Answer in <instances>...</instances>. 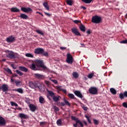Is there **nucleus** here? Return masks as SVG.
<instances>
[{
    "instance_id": "nucleus-12",
    "label": "nucleus",
    "mask_w": 127,
    "mask_h": 127,
    "mask_svg": "<svg viewBox=\"0 0 127 127\" xmlns=\"http://www.w3.org/2000/svg\"><path fill=\"white\" fill-rule=\"evenodd\" d=\"M119 98L120 99H124L125 98H127V91H125L124 93H120L119 94Z\"/></svg>"
},
{
    "instance_id": "nucleus-50",
    "label": "nucleus",
    "mask_w": 127,
    "mask_h": 127,
    "mask_svg": "<svg viewBox=\"0 0 127 127\" xmlns=\"http://www.w3.org/2000/svg\"><path fill=\"white\" fill-rule=\"evenodd\" d=\"M56 87H57V89L59 91H62V89H63L62 88V86L60 85L57 86Z\"/></svg>"
},
{
    "instance_id": "nucleus-22",
    "label": "nucleus",
    "mask_w": 127,
    "mask_h": 127,
    "mask_svg": "<svg viewBox=\"0 0 127 127\" xmlns=\"http://www.w3.org/2000/svg\"><path fill=\"white\" fill-rule=\"evenodd\" d=\"M19 69L23 72H27L28 71V68L24 66H19Z\"/></svg>"
},
{
    "instance_id": "nucleus-41",
    "label": "nucleus",
    "mask_w": 127,
    "mask_h": 127,
    "mask_svg": "<svg viewBox=\"0 0 127 127\" xmlns=\"http://www.w3.org/2000/svg\"><path fill=\"white\" fill-rule=\"evenodd\" d=\"M15 83L16 84V86H20L21 85V82H20V81L18 80V81H15Z\"/></svg>"
},
{
    "instance_id": "nucleus-35",
    "label": "nucleus",
    "mask_w": 127,
    "mask_h": 127,
    "mask_svg": "<svg viewBox=\"0 0 127 127\" xmlns=\"http://www.w3.org/2000/svg\"><path fill=\"white\" fill-rule=\"evenodd\" d=\"M16 72L20 76H21L23 75V73H22V72L19 71V70H18V69L16 70Z\"/></svg>"
},
{
    "instance_id": "nucleus-37",
    "label": "nucleus",
    "mask_w": 127,
    "mask_h": 127,
    "mask_svg": "<svg viewBox=\"0 0 127 127\" xmlns=\"http://www.w3.org/2000/svg\"><path fill=\"white\" fill-rule=\"evenodd\" d=\"M25 56L28 58H33V55L30 53H27L25 54Z\"/></svg>"
},
{
    "instance_id": "nucleus-51",
    "label": "nucleus",
    "mask_w": 127,
    "mask_h": 127,
    "mask_svg": "<svg viewBox=\"0 0 127 127\" xmlns=\"http://www.w3.org/2000/svg\"><path fill=\"white\" fill-rule=\"evenodd\" d=\"M44 13H45V14L47 16H48V17H51V14H49V13H47V12H44Z\"/></svg>"
},
{
    "instance_id": "nucleus-13",
    "label": "nucleus",
    "mask_w": 127,
    "mask_h": 127,
    "mask_svg": "<svg viewBox=\"0 0 127 127\" xmlns=\"http://www.w3.org/2000/svg\"><path fill=\"white\" fill-rule=\"evenodd\" d=\"M6 57L8 58H9L10 59H14L16 58V57H15V55L13 53V52H12V51L10 52L9 53H8Z\"/></svg>"
},
{
    "instance_id": "nucleus-25",
    "label": "nucleus",
    "mask_w": 127,
    "mask_h": 127,
    "mask_svg": "<svg viewBox=\"0 0 127 127\" xmlns=\"http://www.w3.org/2000/svg\"><path fill=\"white\" fill-rule=\"evenodd\" d=\"M39 103L41 104H44L45 103V100L44 99V98L42 96H40L39 99Z\"/></svg>"
},
{
    "instance_id": "nucleus-11",
    "label": "nucleus",
    "mask_w": 127,
    "mask_h": 127,
    "mask_svg": "<svg viewBox=\"0 0 127 127\" xmlns=\"http://www.w3.org/2000/svg\"><path fill=\"white\" fill-rule=\"evenodd\" d=\"M71 30L72 33L74 34L75 36H81L80 32L78 31L77 28H71Z\"/></svg>"
},
{
    "instance_id": "nucleus-36",
    "label": "nucleus",
    "mask_w": 127,
    "mask_h": 127,
    "mask_svg": "<svg viewBox=\"0 0 127 127\" xmlns=\"http://www.w3.org/2000/svg\"><path fill=\"white\" fill-rule=\"evenodd\" d=\"M67 5L71 6L72 5V1L71 0H66V1Z\"/></svg>"
},
{
    "instance_id": "nucleus-53",
    "label": "nucleus",
    "mask_w": 127,
    "mask_h": 127,
    "mask_svg": "<svg viewBox=\"0 0 127 127\" xmlns=\"http://www.w3.org/2000/svg\"><path fill=\"white\" fill-rule=\"evenodd\" d=\"M54 110H55V111L58 112V111H59V109L58 107H56V106H55V107H54Z\"/></svg>"
},
{
    "instance_id": "nucleus-55",
    "label": "nucleus",
    "mask_w": 127,
    "mask_h": 127,
    "mask_svg": "<svg viewBox=\"0 0 127 127\" xmlns=\"http://www.w3.org/2000/svg\"><path fill=\"white\" fill-rule=\"evenodd\" d=\"M61 91H62L64 94L66 93V91L65 89H64L62 88V89L61 90Z\"/></svg>"
},
{
    "instance_id": "nucleus-46",
    "label": "nucleus",
    "mask_w": 127,
    "mask_h": 127,
    "mask_svg": "<svg viewBox=\"0 0 127 127\" xmlns=\"http://www.w3.org/2000/svg\"><path fill=\"white\" fill-rule=\"evenodd\" d=\"M50 80L53 82V83H54L55 84H58V81L57 80L50 79Z\"/></svg>"
},
{
    "instance_id": "nucleus-3",
    "label": "nucleus",
    "mask_w": 127,
    "mask_h": 127,
    "mask_svg": "<svg viewBox=\"0 0 127 127\" xmlns=\"http://www.w3.org/2000/svg\"><path fill=\"white\" fill-rule=\"evenodd\" d=\"M35 64L38 67H41L45 70L47 69V67L43 64V61L41 60H36Z\"/></svg>"
},
{
    "instance_id": "nucleus-29",
    "label": "nucleus",
    "mask_w": 127,
    "mask_h": 127,
    "mask_svg": "<svg viewBox=\"0 0 127 127\" xmlns=\"http://www.w3.org/2000/svg\"><path fill=\"white\" fill-rule=\"evenodd\" d=\"M4 70L6 71L8 73L10 74H12V71H11V69L9 68H4Z\"/></svg>"
},
{
    "instance_id": "nucleus-9",
    "label": "nucleus",
    "mask_w": 127,
    "mask_h": 127,
    "mask_svg": "<svg viewBox=\"0 0 127 127\" xmlns=\"http://www.w3.org/2000/svg\"><path fill=\"white\" fill-rule=\"evenodd\" d=\"M6 41L8 43H12L15 41V37L13 36H10L6 38Z\"/></svg>"
},
{
    "instance_id": "nucleus-49",
    "label": "nucleus",
    "mask_w": 127,
    "mask_h": 127,
    "mask_svg": "<svg viewBox=\"0 0 127 127\" xmlns=\"http://www.w3.org/2000/svg\"><path fill=\"white\" fill-rule=\"evenodd\" d=\"M120 43L124 44H127V39L121 41Z\"/></svg>"
},
{
    "instance_id": "nucleus-42",
    "label": "nucleus",
    "mask_w": 127,
    "mask_h": 127,
    "mask_svg": "<svg viewBox=\"0 0 127 127\" xmlns=\"http://www.w3.org/2000/svg\"><path fill=\"white\" fill-rule=\"evenodd\" d=\"M81 107L82 108V109H83V110H84V111H87V110L88 109V107H86V106H85V105H82V106H81Z\"/></svg>"
},
{
    "instance_id": "nucleus-58",
    "label": "nucleus",
    "mask_w": 127,
    "mask_h": 127,
    "mask_svg": "<svg viewBox=\"0 0 127 127\" xmlns=\"http://www.w3.org/2000/svg\"><path fill=\"white\" fill-rule=\"evenodd\" d=\"M60 106L64 107L65 106V103L64 102H61L60 103Z\"/></svg>"
},
{
    "instance_id": "nucleus-21",
    "label": "nucleus",
    "mask_w": 127,
    "mask_h": 127,
    "mask_svg": "<svg viewBox=\"0 0 127 127\" xmlns=\"http://www.w3.org/2000/svg\"><path fill=\"white\" fill-rule=\"evenodd\" d=\"M52 98H53V100L54 102H55V103H57L59 101L60 98H61V96H59V95L54 96L52 97Z\"/></svg>"
},
{
    "instance_id": "nucleus-23",
    "label": "nucleus",
    "mask_w": 127,
    "mask_h": 127,
    "mask_svg": "<svg viewBox=\"0 0 127 127\" xmlns=\"http://www.w3.org/2000/svg\"><path fill=\"white\" fill-rule=\"evenodd\" d=\"M10 10H11V12H14V13H17L20 11V10H19V9L17 8V7H12L10 9Z\"/></svg>"
},
{
    "instance_id": "nucleus-61",
    "label": "nucleus",
    "mask_w": 127,
    "mask_h": 127,
    "mask_svg": "<svg viewBox=\"0 0 127 127\" xmlns=\"http://www.w3.org/2000/svg\"><path fill=\"white\" fill-rule=\"evenodd\" d=\"M44 124H45V122H41L40 123V125L41 126H42V125H43Z\"/></svg>"
},
{
    "instance_id": "nucleus-62",
    "label": "nucleus",
    "mask_w": 127,
    "mask_h": 127,
    "mask_svg": "<svg viewBox=\"0 0 127 127\" xmlns=\"http://www.w3.org/2000/svg\"><path fill=\"white\" fill-rule=\"evenodd\" d=\"M60 49H61V50H65V49H66V48H65V47H61L60 48Z\"/></svg>"
},
{
    "instance_id": "nucleus-28",
    "label": "nucleus",
    "mask_w": 127,
    "mask_h": 127,
    "mask_svg": "<svg viewBox=\"0 0 127 127\" xmlns=\"http://www.w3.org/2000/svg\"><path fill=\"white\" fill-rule=\"evenodd\" d=\"M81 1L85 4H90L93 0H81Z\"/></svg>"
},
{
    "instance_id": "nucleus-27",
    "label": "nucleus",
    "mask_w": 127,
    "mask_h": 127,
    "mask_svg": "<svg viewBox=\"0 0 127 127\" xmlns=\"http://www.w3.org/2000/svg\"><path fill=\"white\" fill-rule=\"evenodd\" d=\"M79 29L82 32H85V27L82 24L79 26Z\"/></svg>"
},
{
    "instance_id": "nucleus-59",
    "label": "nucleus",
    "mask_w": 127,
    "mask_h": 127,
    "mask_svg": "<svg viewBox=\"0 0 127 127\" xmlns=\"http://www.w3.org/2000/svg\"><path fill=\"white\" fill-rule=\"evenodd\" d=\"M86 33H87L88 35H90V34H91V31H90V30H87Z\"/></svg>"
},
{
    "instance_id": "nucleus-18",
    "label": "nucleus",
    "mask_w": 127,
    "mask_h": 127,
    "mask_svg": "<svg viewBox=\"0 0 127 127\" xmlns=\"http://www.w3.org/2000/svg\"><path fill=\"white\" fill-rule=\"evenodd\" d=\"M35 77L39 79H43L44 78V75L39 73H35Z\"/></svg>"
},
{
    "instance_id": "nucleus-17",
    "label": "nucleus",
    "mask_w": 127,
    "mask_h": 127,
    "mask_svg": "<svg viewBox=\"0 0 127 127\" xmlns=\"http://www.w3.org/2000/svg\"><path fill=\"white\" fill-rule=\"evenodd\" d=\"M19 117L21 119H28V115L24 114V113H19Z\"/></svg>"
},
{
    "instance_id": "nucleus-16",
    "label": "nucleus",
    "mask_w": 127,
    "mask_h": 127,
    "mask_svg": "<svg viewBox=\"0 0 127 127\" xmlns=\"http://www.w3.org/2000/svg\"><path fill=\"white\" fill-rule=\"evenodd\" d=\"M6 125V122L4 118L0 116V126H3Z\"/></svg>"
},
{
    "instance_id": "nucleus-31",
    "label": "nucleus",
    "mask_w": 127,
    "mask_h": 127,
    "mask_svg": "<svg viewBox=\"0 0 127 127\" xmlns=\"http://www.w3.org/2000/svg\"><path fill=\"white\" fill-rule=\"evenodd\" d=\"M72 76L74 78L76 79L78 77V74L76 72H73L72 73Z\"/></svg>"
},
{
    "instance_id": "nucleus-20",
    "label": "nucleus",
    "mask_w": 127,
    "mask_h": 127,
    "mask_svg": "<svg viewBox=\"0 0 127 127\" xmlns=\"http://www.w3.org/2000/svg\"><path fill=\"white\" fill-rule=\"evenodd\" d=\"M74 94L76 96H77L78 97H79L80 98H83L82 94L80 92V91H79L78 90L75 91H74Z\"/></svg>"
},
{
    "instance_id": "nucleus-43",
    "label": "nucleus",
    "mask_w": 127,
    "mask_h": 127,
    "mask_svg": "<svg viewBox=\"0 0 127 127\" xmlns=\"http://www.w3.org/2000/svg\"><path fill=\"white\" fill-rule=\"evenodd\" d=\"M93 123H94V125H98L99 121L98 120H97L95 119H93Z\"/></svg>"
},
{
    "instance_id": "nucleus-7",
    "label": "nucleus",
    "mask_w": 127,
    "mask_h": 127,
    "mask_svg": "<svg viewBox=\"0 0 127 127\" xmlns=\"http://www.w3.org/2000/svg\"><path fill=\"white\" fill-rule=\"evenodd\" d=\"M66 62L68 64H72L73 63V58L71 56V55L68 53L66 55Z\"/></svg>"
},
{
    "instance_id": "nucleus-30",
    "label": "nucleus",
    "mask_w": 127,
    "mask_h": 127,
    "mask_svg": "<svg viewBox=\"0 0 127 127\" xmlns=\"http://www.w3.org/2000/svg\"><path fill=\"white\" fill-rule=\"evenodd\" d=\"M48 92L49 95L50 96H51L52 98H53V96H54L55 94H54V93L53 91H50V90H48Z\"/></svg>"
},
{
    "instance_id": "nucleus-5",
    "label": "nucleus",
    "mask_w": 127,
    "mask_h": 127,
    "mask_svg": "<svg viewBox=\"0 0 127 127\" xmlns=\"http://www.w3.org/2000/svg\"><path fill=\"white\" fill-rule=\"evenodd\" d=\"M2 90L3 92H6L9 90L8 85L6 84H3L2 86L0 85V91Z\"/></svg>"
},
{
    "instance_id": "nucleus-57",
    "label": "nucleus",
    "mask_w": 127,
    "mask_h": 127,
    "mask_svg": "<svg viewBox=\"0 0 127 127\" xmlns=\"http://www.w3.org/2000/svg\"><path fill=\"white\" fill-rule=\"evenodd\" d=\"M45 8L47 9V10H49V9H50L49 5H48L45 6Z\"/></svg>"
},
{
    "instance_id": "nucleus-38",
    "label": "nucleus",
    "mask_w": 127,
    "mask_h": 127,
    "mask_svg": "<svg viewBox=\"0 0 127 127\" xmlns=\"http://www.w3.org/2000/svg\"><path fill=\"white\" fill-rule=\"evenodd\" d=\"M36 32L38 34H40V35H42V36L44 35V33H43V32H42V31H41V30H37L36 31Z\"/></svg>"
},
{
    "instance_id": "nucleus-15",
    "label": "nucleus",
    "mask_w": 127,
    "mask_h": 127,
    "mask_svg": "<svg viewBox=\"0 0 127 127\" xmlns=\"http://www.w3.org/2000/svg\"><path fill=\"white\" fill-rule=\"evenodd\" d=\"M30 68L34 71L38 70V67L34 63L32 64L31 65H30Z\"/></svg>"
},
{
    "instance_id": "nucleus-2",
    "label": "nucleus",
    "mask_w": 127,
    "mask_h": 127,
    "mask_svg": "<svg viewBox=\"0 0 127 127\" xmlns=\"http://www.w3.org/2000/svg\"><path fill=\"white\" fill-rule=\"evenodd\" d=\"M71 119L72 121H75V123L73 124V126L74 127H77L78 125H79L81 127H83V125L82 122L78 120V119L74 116H71Z\"/></svg>"
},
{
    "instance_id": "nucleus-14",
    "label": "nucleus",
    "mask_w": 127,
    "mask_h": 127,
    "mask_svg": "<svg viewBox=\"0 0 127 127\" xmlns=\"http://www.w3.org/2000/svg\"><path fill=\"white\" fill-rule=\"evenodd\" d=\"M37 87L42 92H44L45 90L44 85L41 84L40 82L38 83Z\"/></svg>"
},
{
    "instance_id": "nucleus-54",
    "label": "nucleus",
    "mask_w": 127,
    "mask_h": 127,
    "mask_svg": "<svg viewBox=\"0 0 127 127\" xmlns=\"http://www.w3.org/2000/svg\"><path fill=\"white\" fill-rule=\"evenodd\" d=\"M48 5V3L47 2H44L43 3V5L45 7L47 5Z\"/></svg>"
},
{
    "instance_id": "nucleus-39",
    "label": "nucleus",
    "mask_w": 127,
    "mask_h": 127,
    "mask_svg": "<svg viewBox=\"0 0 127 127\" xmlns=\"http://www.w3.org/2000/svg\"><path fill=\"white\" fill-rule=\"evenodd\" d=\"M85 117L87 119V121L89 124H91V120L90 119V117L87 115H85Z\"/></svg>"
},
{
    "instance_id": "nucleus-47",
    "label": "nucleus",
    "mask_w": 127,
    "mask_h": 127,
    "mask_svg": "<svg viewBox=\"0 0 127 127\" xmlns=\"http://www.w3.org/2000/svg\"><path fill=\"white\" fill-rule=\"evenodd\" d=\"M73 22L77 24L80 23L81 22V21L78 20H73Z\"/></svg>"
},
{
    "instance_id": "nucleus-19",
    "label": "nucleus",
    "mask_w": 127,
    "mask_h": 127,
    "mask_svg": "<svg viewBox=\"0 0 127 127\" xmlns=\"http://www.w3.org/2000/svg\"><path fill=\"white\" fill-rule=\"evenodd\" d=\"M19 17L21 19H22L24 20H27L28 19V16H27V15L24 13H20V15L19 16Z\"/></svg>"
},
{
    "instance_id": "nucleus-32",
    "label": "nucleus",
    "mask_w": 127,
    "mask_h": 127,
    "mask_svg": "<svg viewBox=\"0 0 127 127\" xmlns=\"http://www.w3.org/2000/svg\"><path fill=\"white\" fill-rule=\"evenodd\" d=\"M110 91H111V93L113 94V95H115L117 93L116 90L113 88H110Z\"/></svg>"
},
{
    "instance_id": "nucleus-40",
    "label": "nucleus",
    "mask_w": 127,
    "mask_h": 127,
    "mask_svg": "<svg viewBox=\"0 0 127 127\" xmlns=\"http://www.w3.org/2000/svg\"><path fill=\"white\" fill-rule=\"evenodd\" d=\"M57 124L59 126H62V120H61V119H59V120H57Z\"/></svg>"
},
{
    "instance_id": "nucleus-60",
    "label": "nucleus",
    "mask_w": 127,
    "mask_h": 127,
    "mask_svg": "<svg viewBox=\"0 0 127 127\" xmlns=\"http://www.w3.org/2000/svg\"><path fill=\"white\" fill-rule=\"evenodd\" d=\"M10 103H11V105L12 106H14V105H15V102H12V101H11V102H10Z\"/></svg>"
},
{
    "instance_id": "nucleus-52",
    "label": "nucleus",
    "mask_w": 127,
    "mask_h": 127,
    "mask_svg": "<svg viewBox=\"0 0 127 127\" xmlns=\"http://www.w3.org/2000/svg\"><path fill=\"white\" fill-rule=\"evenodd\" d=\"M10 80H11V82H12V83H13V82L15 83V81L16 80H15V79H13V77H11Z\"/></svg>"
},
{
    "instance_id": "nucleus-4",
    "label": "nucleus",
    "mask_w": 127,
    "mask_h": 127,
    "mask_svg": "<svg viewBox=\"0 0 127 127\" xmlns=\"http://www.w3.org/2000/svg\"><path fill=\"white\" fill-rule=\"evenodd\" d=\"M102 18L101 16L98 15H95L92 18V22L95 24H99L101 23Z\"/></svg>"
},
{
    "instance_id": "nucleus-24",
    "label": "nucleus",
    "mask_w": 127,
    "mask_h": 127,
    "mask_svg": "<svg viewBox=\"0 0 127 127\" xmlns=\"http://www.w3.org/2000/svg\"><path fill=\"white\" fill-rule=\"evenodd\" d=\"M29 108L32 112H35V111L36 110V106H34L33 104H30Z\"/></svg>"
},
{
    "instance_id": "nucleus-48",
    "label": "nucleus",
    "mask_w": 127,
    "mask_h": 127,
    "mask_svg": "<svg viewBox=\"0 0 127 127\" xmlns=\"http://www.w3.org/2000/svg\"><path fill=\"white\" fill-rule=\"evenodd\" d=\"M122 105L124 108H127V102H123L122 104Z\"/></svg>"
},
{
    "instance_id": "nucleus-8",
    "label": "nucleus",
    "mask_w": 127,
    "mask_h": 127,
    "mask_svg": "<svg viewBox=\"0 0 127 127\" xmlns=\"http://www.w3.org/2000/svg\"><path fill=\"white\" fill-rule=\"evenodd\" d=\"M38 83V82H33L32 81H30L29 82V86L32 89H36L37 87Z\"/></svg>"
},
{
    "instance_id": "nucleus-26",
    "label": "nucleus",
    "mask_w": 127,
    "mask_h": 127,
    "mask_svg": "<svg viewBox=\"0 0 127 127\" xmlns=\"http://www.w3.org/2000/svg\"><path fill=\"white\" fill-rule=\"evenodd\" d=\"M14 91L16 92H17L20 94H23V89H22V88H17L16 89H14Z\"/></svg>"
},
{
    "instance_id": "nucleus-64",
    "label": "nucleus",
    "mask_w": 127,
    "mask_h": 127,
    "mask_svg": "<svg viewBox=\"0 0 127 127\" xmlns=\"http://www.w3.org/2000/svg\"><path fill=\"white\" fill-rule=\"evenodd\" d=\"M83 123L85 124L86 126H87V123H86V121H83Z\"/></svg>"
},
{
    "instance_id": "nucleus-33",
    "label": "nucleus",
    "mask_w": 127,
    "mask_h": 127,
    "mask_svg": "<svg viewBox=\"0 0 127 127\" xmlns=\"http://www.w3.org/2000/svg\"><path fill=\"white\" fill-rule=\"evenodd\" d=\"M67 96L71 99H74V95L72 93H68Z\"/></svg>"
},
{
    "instance_id": "nucleus-44",
    "label": "nucleus",
    "mask_w": 127,
    "mask_h": 127,
    "mask_svg": "<svg viewBox=\"0 0 127 127\" xmlns=\"http://www.w3.org/2000/svg\"><path fill=\"white\" fill-rule=\"evenodd\" d=\"M25 102L27 104H30V100L29 99V98H26L25 99Z\"/></svg>"
},
{
    "instance_id": "nucleus-6",
    "label": "nucleus",
    "mask_w": 127,
    "mask_h": 127,
    "mask_svg": "<svg viewBox=\"0 0 127 127\" xmlns=\"http://www.w3.org/2000/svg\"><path fill=\"white\" fill-rule=\"evenodd\" d=\"M89 92L92 95H96L98 93V88L95 87H91L89 89Z\"/></svg>"
},
{
    "instance_id": "nucleus-56",
    "label": "nucleus",
    "mask_w": 127,
    "mask_h": 127,
    "mask_svg": "<svg viewBox=\"0 0 127 127\" xmlns=\"http://www.w3.org/2000/svg\"><path fill=\"white\" fill-rule=\"evenodd\" d=\"M16 77H17V74H13L11 76V77H12V78Z\"/></svg>"
},
{
    "instance_id": "nucleus-34",
    "label": "nucleus",
    "mask_w": 127,
    "mask_h": 127,
    "mask_svg": "<svg viewBox=\"0 0 127 127\" xmlns=\"http://www.w3.org/2000/svg\"><path fill=\"white\" fill-rule=\"evenodd\" d=\"M64 101L65 105L68 106V107L70 106V104L65 98L64 99Z\"/></svg>"
},
{
    "instance_id": "nucleus-45",
    "label": "nucleus",
    "mask_w": 127,
    "mask_h": 127,
    "mask_svg": "<svg viewBox=\"0 0 127 127\" xmlns=\"http://www.w3.org/2000/svg\"><path fill=\"white\" fill-rule=\"evenodd\" d=\"M93 73H89L88 74V75H87V77L89 79H91L93 77Z\"/></svg>"
},
{
    "instance_id": "nucleus-10",
    "label": "nucleus",
    "mask_w": 127,
    "mask_h": 127,
    "mask_svg": "<svg viewBox=\"0 0 127 127\" xmlns=\"http://www.w3.org/2000/svg\"><path fill=\"white\" fill-rule=\"evenodd\" d=\"M21 10L24 13H28V12L32 11V9L29 7L26 8L25 7H21Z\"/></svg>"
},
{
    "instance_id": "nucleus-1",
    "label": "nucleus",
    "mask_w": 127,
    "mask_h": 127,
    "mask_svg": "<svg viewBox=\"0 0 127 127\" xmlns=\"http://www.w3.org/2000/svg\"><path fill=\"white\" fill-rule=\"evenodd\" d=\"M34 54L36 55H42L45 57H48L49 56L48 52L44 51V49L41 48H36L34 51Z\"/></svg>"
},
{
    "instance_id": "nucleus-63",
    "label": "nucleus",
    "mask_w": 127,
    "mask_h": 127,
    "mask_svg": "<svg viewBox=\"0 0 127 127\" xmlns=\"http://www.w3.org/2000/svg\"><path fill=\"white\" fill-rule=\"evenodd\" d=\"M81 8L83 9V10H85L86 9V7L85 6H81Z\"/></svg>"
}]
</instances>
